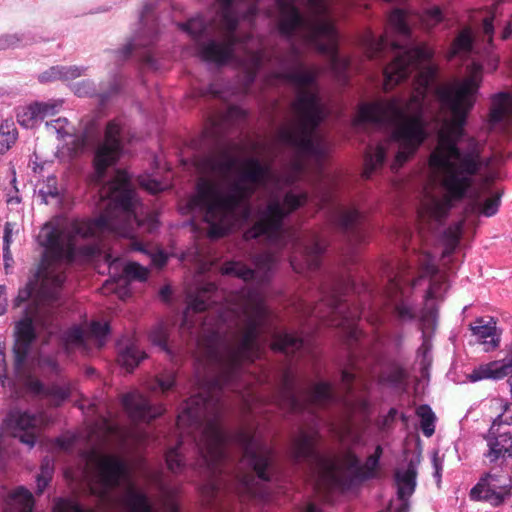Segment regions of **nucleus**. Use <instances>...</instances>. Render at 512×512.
Returning a JSON list of instances; mask_svg holds the SVG:
<instances>
[{"label":"nucleus","instance_id":"1","mask_svg":"<svg viewBox=\"0 0 512 512\" xmlns=\"http://www.w3.org/2000/svg\"><path fill=\"white\" fill-rule=\"evenodd\" d=\"M279 9L278 31L290 44L289 53L277 64V79L298 89L291 109L294 118L278 130L279 142L293 151L292 157L279 169L265 165L258 156V190L266 188L271 200L264 211L258 208V239L265 236L270 249L258 251V353L260 334L266 308L260 286L268 281L279 259V252L291 249L290 265L297 273L314 272L321 265L325 251L324 242L314 233L302 234L284 228V219L303 206L308 199L304 191L290 190L305 172V157L321 162L329 151L324 136L318 128L327 113L316 86L318 70L308 68L301 60V51L295 43L296 36L306 45L326 55L336 79L346 84L350 62L339 55L338 31L332 19L331 0H276Z\"/></svg>","mask_w":512,"mask_h":512},{"label":"nucleus","instance_id":"2","mask_svg":"<svg viewBox=\"0 0 512 512\" xmlns=\"http://www.w3.org/2000/svg\"><path fill=\"white\" fill-rule=\"evenodd\" d=\"M223 275L234 276L245 283L256 277V271L246 264L228 261L221 266ZM239 309L245 317L243 330L229 340L211 333L198 343L202 361L217 371L216 377L191 396L179 415V421L203 428L196 446L205 467H227L228 446L234 444L241 457L235 467H256L255 431L240 429L234 435L222 427L224 388L233 387L246 364L254 362L256 349V287L247 284L238 296Z\"/></svg>","mask_w":512,"mask_h":512},{"label":"nucleus","instance_id":"3","mask_svg":"<svg viewBox=\"0 0 512 512\" xmlns=\"http://www.w3.org/2000/svg\"><path fill=\"white\" fill-rule=\"evenodd\" d=\"M493 16L483 20V33L489 47L483 63L475 59L468 65L469 76L437 85L433 96L439 112L433 115L438 123L436 146L429 156L431 180L442 190V195L426 192L418 209L421 225L436 228L446 218L454 202L463 200L474 185L475 177L496 161L494 156H484L485 143L467 134L465 126L472 110L481 81L483 67L490 72L497 69L499 57L492 52L494 34Z\"/></svg>","mask_w":512,"mask_h":512},{"label":"nucleus","instance_id":"4","mask_svg":"<svg viewBox=\"0 0 512 512\" xmlns=\"http://www.w3.org/2000/svg\"><path fill=\"white\" fill-rule=\"evenodd\" d=\"M408 13L403 9H394L389 15V26L399 38L394 39L385 34L379 38L370 36L367 43L369 58H377L390 49L394 60L385 67L383 87L385 91L394 88L408 78L412 72H417L413 82V93L408 101L394 97L390 100H380L363 104L358 111V120L371 123L377 127L393 126L391 138L370 148L364 159L362 177L370 179L373 173L383 165L386 158V147L390 142L398 145V151L392 164L393 170H398L426 140V114H433V109L427 102L428 91L437 76V68L431 62L433 50L424 43L415 44L411 39V29L408 24Z\"/></svg>","mask_w":512,"mask_h":512},{"label":"nucleus","instance_id":"5","mask_svg":"<svg viewBox=\"0 0 512 512\" xmlns=\"http://www.w3.org/2000/svg\"><path fill=\"white\" fill-rule=\"evenodd\" d=\"M197 168L219 178L227 185V192L222 193L216 181L200 177L188 206L203 213L210 238L224 237L233 226L237 208L249 196L247 184H256V158L243 161L227 146L199 159Z\"/></svg>","mask_w":512,"mask_h":512},{"label":"nucleus","instance_id":"6","mask_svg":"<svg viewBox=\"0 0 512 512\" xmlns=\"http://www.w3.org/2000/svg\"><path fill=\"white\" fill-rule=\"evenodd\" d=\"M72 235H65L56 228L49 230L43 241L45 252L33 278L28 281L25 287L19 289L14 300V307H20L31 299V303L25 310L34 305V299L41 290L44 280H48L47 292H55L53 306L56 312L61 305L60 293L66 280V267L71 264L75 257V246Z\"/></svg>","mask_w":512,"mask_h":512},{"label":"nucleus","instance_id":"7","mask_svg":"<svg viewBox=\"0 0 512 512\" xmlns=\"http://www.w3.org/2000/svg\"><path fill=\"white\" fill-rule=\"evenodd\" d=\"M134 196L135 192L131 188L127 173L118 171L110 184L109 207L93 220L74 223L73 234L89 238L111 232L123 237H131L132 225L136 222Z\"/></svg>","mask_w":512,"mask_h":512},{"label":"nucleus","instance_id":"8","mask_svg":"<svg viewBox=\"0 0 512 512\" xmlns=\"http://www.w3.org/2000/svg\"><path fill=\"white\" fill-rule=\"evenodd\" d=\"M355 373L350 369L341 371L340 384L334 389L327 381H320L309 389L298 387L297 379L290 368L286 369L282 377L281 394L284 404L292 413H303L309 405L326 406L341 404L347 409H353L351 399Z\"/></svg>","mask_w":512,"mask_h":512},{"label":"nucleus","instance_id":"9","mask_svg":"<svg viewBox=\"0 0 512 512\" xmlns=\"http://www.w3.org/2000/svg\"><path fill=\"white\" fill-rule=\"evenodd\" d=\"M299 310L303 317H315L323 323L342 328L351 350L353 343L359 342L363 336L357 324L363 311L349 303L340 285L323 292L320 302L314 306L300 303Z\"/></svg>","mask_w":512,"mask_h":512},{"label":"nucleus","instance_id":"10","mask_svg":"<svg viewBox=\"0 0 512 512\" xmlns=\"http://www.w3.org/2000/svg\"><path fill=\"white\" fill-rule=\"evenodd\" d=\"M49 281L44 280L43 286L34 299V305L25 310L24 317L16 323L15 343L13 346L14 365L16 370H20L28 356L31 344L36 339V332L33 325L35 320L43 328L51 327L57 319L58 312L53 306L55 292L49 294L47 285Z\"/></svg>","mask_w":512,"mask_h":512},{"label":"nucleus","instance_id":"11","mask_svg":"<svg viewBox=\"0 0 512 512\" xmlns=\"http://www.w3.org/2000/svg\"><path fill=\"white\" fill-rule=\"evenodd\" d=\"M121 126L115 121L108 122L104 140L95 150L93 165L98 181L102 180L109 167L115 165L122 152Z\"/></svg>","mask_w":512,"mask_h":512},{"label":"nucleus","instance_id":"12","mask_svg":"<svg viewBox=\"0 0 512 512\" xmlns=\"http://www.w3.org/2000/svg\"><path fill=\"white\" fill-rule=\"evenodd\" d=\"M331 221L352 246L367 242L369 231L365 216L357 209L339 206L333 212Z\"/></svg>","mask_w":512,"mask_h":512},{"label":"nucleus","instance_id":"13","mask_svg":"<svg viewBox=\"0 0 512 512\" xmlns=\"http://www.w3.org/2000/svg\"><path fill=\"white\" fill-rule=\"evenodd\" d=\"M510 483L511 480L506 477L487 473L470 490V498L498 507L511 496L512 486Z\"/></svg>","mask_w":512,"mask_h":512},{"label":"nucleus","instance_id":"14","mask_svg":"<svg viewBox=\"0 0 512 512\" xmlns=\"http://www.w3.org/2000/svg\"><path fill=\"white\" fill-rule=\"evenodd\" d=\"M96 465L98 482L105 490L120 486L122 480L129 478L126 462L115 455H102L95 451L91 453Z\"/></svg>","mask_w":512,"mask_h":512},{"label":"nucleus","instance_id":"15","mask_svg":"<svg viewBox=\"0 0 512 512\" xmlns=\"http://www.w3.org/2000/svg\"><path fill=\"white\" fill-rule=\"evenodd\" d=\"M319 439L318 431L300 430L292 439L289 447V457L295 465L308 464L310 466L320 465L324 462L322 455L317 450Z\"/></svg>","mask_w":512,"mask_h":512},{"label":"nucleus","instance_id":"16","mask_svg":"<svg viewBox=\"0 0 512 512\" xmlns=\"http://www.w3.org/2000/svg\"><path fill=\"white\" fill-rule=\"evenodd\" d=\"M493 176L486 175L485 185L481 190L474 191L466 204L465 211L468 215L492 217L497 214L501 205V191L492 190L488 183Z\"/></svg>","mask_w":512,"mask_h":512},{"label":"nucleus","instance_id":"17","mask_svg":"<svg viewBox=\"0 0 512 512\" xmlns=\"http://www.w3.org/2000/svg\"><path fill=\"white\" fill-rule=\"evenodd\" d=\"M122 404L133 421L150 422L164 413L162 405H152L149 399L138 391L125 394Z\"/></svg>","mask_w":512,"mask_h":512},{"label":"nucleus","instance_id":"18","mask_svg":"<svg viewBox=\"0 0 512 512\" xmlns=\"http://www.w3.org/2000/svg\"><path fill=\"white\" fill-rule=\"evenodd\" d=\"M502 418V415H498L494 419L488 434L484 436L488 446V451L484 456L489 463H497L499 460L504 462L512 458V434L507 432L495 435L493 432L496 425H501L504 422Z\"/></svg>","mask_w":512,"mask_h":512},{"label":"nucleus","instance_id":"19","mask_svg":"<svg viewBox=\"0 0 512 512\" xmlns=\"http://www.w3.org/2000/svg\"><path fill=\"white\" fill-rule=\"evenodd\" d=\"M235 44L231 36H223L221 40L210 39L206 42H198L197 54L205 62L223 65L232 58Z\"/></svg>","mask_w":512,"mask_h":512},{"label":"nucleus","instance_id":"20","mask_svg":"<svg viewBox=\"0 0 512 512\" xmlns=\"http://www.w3.org/2000/svg\"><path fill=\"white\" fill-rule=\"evenodd\" d=\"M9 421L13 429L12 435L29 448H33L36 443V416L26 411H15L9 414Z\"/></svg>","mask_w":512,"mask_h":512},{"label":"nucleus","instance_id":"21","mask_svg":"<svg viewBox=\"0 0 512 512\" xmlns=\"http://www.w3.org/2000/svg\"><path fill=\"white\" fill-rule=\"evenodd\" d=\"M512 373V345L507 348L506 356L503 359L492 361L474 369L468 376L470 382H477L483 379H502Z\"/></svg>","mask_w":512,"mask_h":512},{"label":"nucleus","instance_id":"22","mask_svg":"<svg viewBox=\"0 0 512 512\" xmlns=\"http://www.w3.org/2000/svg\"><path fill=\"white\" fill-rule=\"evenodd\" d=\"M417 477V463L410 460L404 471L395 473V481L397 484V496L401 501L408 500L415 491Z\"/></svg>","mask_w":512,"mask_h":512},{"label":"nucleus","instance_id":"23","mask_svg":"<svg viewBox=\"0 0 512 512\" xmlns=\"http://www.w3.org/2000/svg\"><path fill=\"white\" fill-rule=\"evenodd\" d=\"M505 120H512V95L508 92H499L492 97L489 121L494 125Z\"/></svg>","mask_w":512,"mask_h":512},{"label":"nucleus","instance_id":"24","mask_svg":"<svg viewBox=\"0 0 512 512\" xmlns=\"http://www.w3.org/2000/svg\"><path fill=\"white\" fill-rule=\"evenodd\" d=\"M34 497L23 486L16 488L5 500L3 512H33Z\"/></svg>","mask_w":512,"mask_h":512},{"label":"nucleus","instance_id":"25","mask_svg":"<svg viewBox=\"0 0 512 512\" xmlns=\"http://www.w3.org/2000/svg\"><path fill=\"white\" fill-rule=\"evenodd\" d=\"M122 505L127 512H155L148 496L130 485L122 497Z\"/></svg>","mask_w":512,"mask_h":512},{"label":"nucleus","instance_id":"26","mask_svg":"<svg viewBox=\"0 0 512 512\" xmlns=\"http://www.w3.org/2000/svg\"><path fill=\"white\" fill-rule=\"evenodd\" d=\"M271 347L274 351L287 356L293 355L304 347L302 337L288 332H278L274 335Z\"/></svg>","mask_w":512,"mask_h":512},{"label":"nucleus","instance_id":"27","mask_svg":"<svg viewBox=\"0 0 512 512\" xmlns=\"http://www.w3.org/2000/svg\"><path fill=\"white\" fill-rule=\"evenodd\" d=\"M474 49V37L471 28L462 29L454 39L448 57H470Z\"/></svg>","mask_w":512,"mask_h":512},{"label":"nucleus","instance_id":"28","mask_svg":"<svg viewBox=\"0 0 512 512\" xmlns=\"http://www.w3.org/2000/svg\"><path fill=\"white\" fill-rule=\"evenodd\" d=\"M477 323L478 325L471 326V330L473 335L483 341V344L486 346L485 350L490 351L498 347L500 338L496 334L495 323L489 322L484 324L482 319H478Z\"/></svg>","mask_w":512,"mask_h":512},{"label":"nucleus","instance_id":"29","mask_svg":"<svg viewBox=\"0 0 512 512\" xmlns=\"http://www.w3.org/2000/svg\"><path fill=\"white\" fill-rule=\"evenodd\" d=\"M246 119V113L243 109L237 106L228 107L223 119L221 121L212 120L210 123V127L206 128L205 134L206 136H212L214 138H219L221 134V125L223 123H235L241 122Z\"/></svg>","mask_w":512,"mask_h":512},{"label":"nucleus","instance_id":"30","mask_svg":"<svg viewBox=\"0 0 512 512\" xmlns=\"http://www.w3.org/2000/svg\"><path fill=\"white\" fill-rule=\"evenodd\" d=\"M378 464L379 460L377 459V456L370 455L363 467L360 465V461L356 455L352 453H348L346 455V465L348 469L354 471L357 476L362 478L372 476Z\"/></svg>","mask_w":512,"mask_h":512},{"label":"nucleus","instance_id":"31","mask_svg":"<svg viewBox=\"0 0 512 512\" xmlns=\"http://www.w3.org/2000/svg\"><path fill=\"white\" fill-rule=\"evenodd\" d=\"M84 72L83 68H79L77 66L70 67H52L49 71L44 72L40 76V81H52V80H73L75 78L80 77Z\"/></svg>","mask_w":512,"mask_h":512},{"label":"nucleus","instance_id":"32","mask_svg":"<svg viewBox=\"0 0 512 512\" xmlns=\"http://www.w3.org/2000/svg\"><path fill=\"white\" fill-rule=\"evenodd\" d=\"M216 290L213 283H208L200 289L194 296L190 297L189 307L195 312H203L211 305L210 295Z\"/></svg>","mask_w":512,"mask_h":512},{"label":"nucleus","instance_id":"33","mask_svg":"<svg viewBox=\"0 0 512 512\" xmlns=\"http://www.w3.org/2000/svg\"><path fill=\"white\" fill-rule=\"evenodd\" d=\"M221 6L220 12V28L224 30V37H232L234 42H237L235 31L238 26V20L232 12V6Z\"/></svg>","mask_w":512,"mask_h":512},{"label":"nucleus","instance_id":"34","mask_svg":"<svg viewBox=\"0 0 512 512\" xmlns=\"http://www.w3.org/2000/svg\"><path fill=\"white\" fill-rule=\"evenodd\" d=\"M145 357L146 354L144 352L140 351L134 345H131L126 347V349L120 353L118 361L128 372H132Z\"/></svg>","mask_w":512,"mask_h":512},{"label":"nucleus","instance_id":"35","mask_svg":"<svg viewBox=\"0 0 512 512\" xmlns=\"http://www.w3.org/2000/svg\"><path fill=\"white\" fill-rule=\"evenodd\" d=\"M416 414L420 417V427L426 437H431L435 432L436 416L429 405H421Z\"/></svg>","mask_w":512,"mask_h":512},{"label":"nucleus","instance_id":"36","mask_svg":"<svg viewBox=\"0 0 512 512\" xmlns=\"http://www.w3.org/2000/svg\"><path fill=\"white\" fill-rule=\"evenodd\" d=\"M445 17L439 6L425 9L420 15V21L425 29H432L442 23Z\"/></svg>","mask_w":512,"mask_h":512},{"label":"nucleus","instance_id":"37","mask_svg":"<svg viewBox=\"0 0 512 512\" xmlns=\"http://www.w3.org/2000/svg\"><path fill=\"white\" fill-rule=\"evenodd\" d=\"M149 340L155 346H158L162 351L170 354L171 351L168 346V330L163 324L154 326L149 333Z\"/></svg>","mask_w":512,"mask_h":512},{"label":"nucleus","instance_id":"38","mask_svg":"<svg viewBox=\"0 0 512 512\" xmlns=\"http://www.w3.org/2000/svg\"><path fill=\"white\" fill-rule=\"evenodd\" d=\"M149 271L136 262H129L123 269V276L127 281L144 282L148 278Z\"/></svg>","mask_w":512,"mask_h":512},{"label":"nucleus","instance_id":"39","mask_svg":"<svg viewBox=\"0 0 512 512\" xmlns=\"http://www.w3.org/2000/svg\"><path fill=\"white\" fill-rule=\"evenodd\" d=\"M53 512H95L92 508L83 507L77 501L70 498H58L55 500Z\"/></svg>","mask_w":512,"mask_h":512},{"label":"nucleus","instance_id":"40","mask_svg":"<svg viewBox=\"0 0 512 512\" xmlns=\"http://www.w3.org/2000/svg\"><path fill=\"white\" fill-rule=\"evenodd\" d=\"M165 461L168 469L173 473H180L184 467V460L179 452V447L175 446L165 453Z\"/></svg>","mask_w":512,"mask_h":512},{"label":"nucleus","instance_id":"41","mask_svg":"<svg viewBox=\"0 0 512 512\" xmlns=\"http://www.w3.org/2000/svg\"><path fill=\"white\" fill-rule=\"evenodd\" d=\"M181 27L195 40H199L207 28L206 23L202 18H192L186 23H183Z\"/></svg>","mask_w":512,"mask_h":512},{"label":"nucleus","instance_id":"42","mask_svg":"<svg viewBox=\"0 0 512 512\" xmlns=\"http://www.w3.org/2000/svg\"><path fill=\"white\" fill-rule=\"evenodd\" d=\"M45 396L52 398L54 405L59 406L70 396V389L68 387L52 384L46 388Z\"/></svg>","mask_w":512,"mask_h":512},{"label":"nucleus","instance_id":"43","mask_svg":"<svg viewBox=\"0 0 512 512\" xmlns=\"http://www.w3.org/2000/svg\"><path fill=\"white\" fill-rule=\"evenodd\" d=\"M395 312L397 317L402 321L411 322L418 317L415 307L405 301H402L395 306Z\"/></svg>","mask_w":512,"mask_h":512},{"label":"nucleus","instance_id":"44","mask_svg":"<svg viewBox=\"0 0 512 512\" xmlns=\"http://www.w3.org/2000/svg\"><path fill=\"white\" fill-rule=\"evenodd\" d=\"M38 120L39 117L38 115H36V112L33 109L32 104H30L28 107L24 108L22 112L17 114L18 123L25 128L33 127Z\"/></svg>","mask_w":512,"mask_h":512},{"label":"nucleus","instance_id":"45","mask_svg":"<svg viewBox=\"0 0 512 512\" xmlns=\"http://www.w3.org/2000/svg\"><path fill=\"white\" fill-rule=\"evenodd\" d=\"M39 193L47 202V197L56 198L59 195L57 178L54 175L48 176L40 188Z\"/></svg>","mask_w":512,"mask_h":512},{"label":"nucleus","instance_id":"46","mask_svg":"<svg viewBox=\"0 0 512 512\" xmlns=\"http://www.w3.org/2000/svg\"><path fill=\"white\" fill-rule=\"evenodd\" d=\"M221 484L216 479L209 480L206 484L201 487V493L206 498L207 504H212L216 499L218 492L220 491Z\"/></svg>","mask_w":512,"mask_h":512},{"label":"nucleus","instance_id":"47","mask_svg":"<svg viewBox=\"0 0 512 512\" xmlns=\"http://www.w3.org/2000/svg\"><path fill=\"white\" fill-rule=\"evenodd\" d=\"M175 384V375L172 372H167L156 377L155 385L151 389H160L162 393L169 391Z\"/></svg>","mask_w":512,"mask_h":512},{"label":"nucleus","instance_id":"48","mask_svg":"<svg viewBox=\"0 0 512 512\" xmlns=\"http://www.w3.org/2000/svg\"><path fill=\"white\" fill-rule=\"evenodd\" d=\"M52 468L49 466V461L41 465V474L37 476V493L41 494L47 487L51 479Z\"/></svg>","mask_w":512,"mask_h":512},{"label":"nucleus","instance_id":"49","mask_svg":"<svg viewBox=\"0 0 512 512\" xmlns=\"http://www.w3.org/2000/svg\"><path fill=\"white\" fill-rule=\"evenodd\" d=\"M32 105L36 115L39 117V120H43L46 116L54 115L57 107L55 103L35 102L32 103Z\"/></svg>","mask_w":512,"mask_h":512},{"label":"nucleus","instance_id":"50","mask_svg":"<svg viewBox=\"0 0 512 512\" xmlns=\"http://www.w3.org/2000/svg\"><path fill=\"white\" fill-rule=\"evenodd\" d=\"M66 343L68 345H81L83 343V331L79 327H74L66 332Z\"/></svg>","mask_w":512,"mask_h":512},{"label":"nucleus","instance_id":"51","mask_svg":"<svg viewBox=\"0 0 512 512\" xmlns=\"http://www.w3.org/2000/svg\"><path fill=\"white\" fill-rule=\"evenodd\" d=\"M420 321L423 324L435 322L437 318V309L434 305L426 303L425 307L421 310Z\"/></svg>","mask_w":512,"mask_h":512},{"label":"nucleus","instance_id":"52","mask_svg":"<svg viewBox=\"0 0 512 512\" xmlns=\"http://www.w3.org/2000/svg\"><path fill=\"white\" fill-rule=\"evenodd\" d=\"M262 447L260 445V442L258 441V481H268V475L266 472V466H267V460L266 458L261 454Z\"/></svg>","mask_w":512,"mask_h":512},{"label":"nucleus","instance_id":"53","mask_svg":"<svg viewBox=\"0 0 512 512\" xmlns=\"http://www.w3.org/2000/svg\"><path fill=\"white\" fill-rule=\"evenodd\" d=\"M139 184L152 194H156L164 189L162 183L154 179L142 178L139 180Z\"/></svg>","mask_w":512,"mask_h":512},{"label":"nucleus","instance_id":"54","mask_svg":"<svg viewBox=\"0 0 512 512\" xmlns=\"http://www.w3.org/2000/svg\"><path fill=\"white\" fill-rule=\"evenodd\" d=\"M6 128L8 129L7 131L4 130L5 127L3 125L1 126V138L5 137L6 145L4 146L1 140L0 144L2 145V147L8 150L17 139V131L15 128H12V130H10L9 125H6Z\"/></svg>","mask_w":512,"mask_h":512},{"label":"nucleus","instance_id":"55","mask_svg":"<svg viewBox=\"0 0 512 512\" xmlns=\"http://www.w3.org/2000/svg\"><path fill=\"white\" fill-rule=\"evenodd\" d=\"M109 326L107 323H101L99 321H94L91 323L90 332L97 338L104 337L108 334Z\"/></svg>","mask_w":512,"mask_h":512},{"label":"nucleus","instance_id":"56","mask_svg":"<svg viewBox=\"0 0 512 512\" xmlns=\"http://www.w3.org/2000/svg\"><path fill=\"white\" fill-rule=\"evenodd\" d=\"M75 93L82 97L93 95L95 93L94 85L88 81H82L76 85Z\"/></svg>","mask_w":512,"mask_h":512},{"label":"nucleus","instance_id":"57","mask_svg":"<svg viewBox=\"0 0 512 512\" xmlns=\"http://www.w3.org/2000/svg\"><path fill=\"white\" fill-rule=\"evenodd\" d=\"M432 465L434 468V477L439 483L441 481L442 469H443V460L439 457L438 453L435 452L432 457Z\"/></svg>","mask_w":512,"mask_h":512},{"label":"nucleus","instance_id":"58","mask_svg":"<svg viewBox=\"0 0 512 512\" xmlns=\"http://www.w3.org/2000/svg\"><path fill=\"white\" fill-rule=\"evenodd\" d=\"M27 387L30 391H32L35 394L38 395H44L45 396V390L43 383L40 380L37 379H29L27 382Z\"/></svg>","mask_w":512,"mask_h":512},{"label":"nucleus","instance_id":"59","mask_svg":"<svg viewBox=\"0 0 512 512\" xmlns=\"http://www.w3.org/2000/svg\"><path fill=\"white\" fill-rule=\"evenodd\" d=\"M157 34H158L157 25L155 23H153L152 27L149 30V35H148L147 39L143 40V41L139 40L137 45L146 47V46L153 44L157 40Z\"/></svg>","mask_w":512,"mask_h":512},{"label":"nucleus","instance_id":"60","mask_svg":"<svg viewBox=\"0 0 512 512\" xmlns=\"http://www.w3.org/2000/svg\"><path fill=\"white\" fill-rule=\"evenodd\" d=\"M13 224L6 222L4 225L3 245L10 246L12 243Z\"/></svg>","mask_w":512,"mask_h":512},{"label":"nucleus","instance_id":"61","mask_svg":"<svg viewBox=\"0 0 512 512\" xmlns=\"http://www.w3.org/2000/svg\"><path fill=\"white\" fill-rule=\"evenodd\" d=\"M55 444L61 450L66 451V450H69L71 448L73 442H72L71 439H66V438L58 437L55 440Z\"/></svg>","mask_w":512,"mask_h":512},{"label":"nucleus","instance_id":"62","mask_svg":"<svg viewBox=\"0 0 512 512\" xmlns=\"http://www.w3.org/2000/svg\"><path fill=\"white\" fill-rule=\"evenodd\" d=\"M5 286L0 285V316L6 312L7 302L5 298Z\"/></svg>","mask_w":512,"mask_h":512},{"label":"nucleus","instance_id":"63","mask_svg":"<svg viewBox=\"0 0 512 512\" xmlns=\"http://www.w3.org/2000/svg\"><path fill=\"white\" fill-rule=\"evenodd\" d=\"M425 272L426 274L428 275H435L437 273V267L436 265L433 263L432 259L430 258V256H428V261H427V264L425 266Z\"/></svg>","mask_w":512,"mask_h":512},{"label":"nucleus","instance_id":"64","mask_svg":"<svg viewBox=\"0 0 512 512\" xmlns=\"http://www.w3.org/2000/svg\"><path fill=\"white\" fill-rule=\"evenodd\" d=\"M135 45L136 44H133V43H127L123 47V49L121 50V53H122L124 59H127L132 54V51L134 50Z\"/></svg>","mask_w":512,"mask_h":512}]
</instances>
